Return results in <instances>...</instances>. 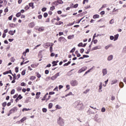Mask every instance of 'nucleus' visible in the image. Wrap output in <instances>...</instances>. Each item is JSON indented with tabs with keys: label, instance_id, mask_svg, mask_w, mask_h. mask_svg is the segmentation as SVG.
Here are the masks:
<instances>
[{
	"label": "nucleus",
	"instance_id": "f8f14e48",
	"mask_svg": "<svg viewBox=\"0 0 126 126\" xmlns=\"http://www.w3.org/2000/svg\"><path fill=\"white\" fill-rule=\"evenodd\" d=\"M29 6L30 7H32V9L35 8V6H34V3L33 2H31L29 4Z\"/></svg>",
	"mask_w": 126,
	"mask_h": 126
},
{
	"label": "nucleus",
	"instance_id": "ea45409f",
	"mask_svg": "<svg viewBox=\"0 0 126 126\" xmlns=\"http://www.w3.org/2000/svg\"><path fill=\"white\" fill-rule=\"evenodd\" d=\"M75 51V47H74L73 49L70 50V53H74Z\"/></svg>",
	"mask_w": 126,
	"mask_h": 126
},
{
	"label": "nucleus",
	"instance_id": "a211bd4d",
	"mask_svg": "<svg viewBox=\"0 0 126 126\" xmlns=\"http://www.w3.org/2000/svg\"><path fill=\"white\" fill-rule=\"evenodd\" d=\"M74 38V35H70L67 36V39L70 40L71 39H73Z\"/></svg>",
	"mask_w": 126,
	"mask_h": 126
},
{
	"label": "nucleus",
	"instance_id": "6ab92c4d",
	"mask_svg": "<svg viewBox=\"0 0 126 126\" xmlns=\"http://www.w3.org/2000/svg\"><path fill=\"white\" fill-rule=\"evenodd\" d=\"M113 55H110V56H109L107 58V60L109 61H112V60H113Z\"/></svg>",
	"mask_w": 126,
	"mask_h": 126
},
{
	"label": "nucleus",
	"instance_id": "58836bf2",
	"mask_svg": "<svg viewBox=\"0 0 126 126\" xmlns=\"http://www.w3.org/2000/svg\"><path fill=\"white\" fill-rule=\"evenodd\" d=\"M117 83H118V80H114L112 81V84H115Z\"/></svg>",
	"mask_w": 126,
	"mask_h": 126
},
{
	"label": "nucleus",
	"instance_id": "f704fd0d",
	"mask_svg": "<svg viewBox=\"0 0 126 126\" xmlns=\"http://www.w3.org/2000/svg\"><path fill=\"white\" fill-rule=\"evenodd\" d=\"M8 33L10 34V35H14V33L13 32V31H10L9 32H8Z\"/></svg>",
	"mask_w": 126,
	"mask_h": 126
},
{
	"label": "nucleus",
	"instance_id": "20e7f679",
	"mask_svg": "<svg viewBox=\"0 0 126 126\" xmlns=\"http://www.w3.org/2000/svg\"><path fill=\"white\" fill-rule=\"evenodd\" d=\"M87 69V66H84L82 67L79 71H78V73H81V72H83V71H85Z\"/></svg>",
	"mask_w": 126,
	"mask_h": 126
},
{
	"label": "nucleus",
	"instance_id": "680f3d73",
	"mask_svg": "<svg viewBox=\"0 0 126 126\" xmlns=\"http://www.w3.org/2000/svg\"><path fill=\"white\" fill-rule=\"evenodd\" d=\"M42 11L44 12V11H46V10H47V8L44 7L42 8L41 9Z\"/></svg>",
	"mask_w": 126,
	"mask_h": 126
},
{
	"label": "nucleus",
	"instance_id": "72a5a7b5",
	"mask_svg": "<svg viewBox=\"0 0 126 126\" xmlns=\"http://www.w3.org/2000/svg\"><path fill=\"white\" fill-rule=\"evenodd\" d=\"M119 86L120 87H121V88H123V87H124V83L123 82H120L119 84Z\"/></svg>",
	"mask_w": 126,
	"mask_h": 126
},
{
	"label": "nucleus",
	"instance_id": "13d9d810",
	"mask_svg": "<svg viewBox=\"0 0 126 126\" xmlns=\"http://www.w3.org/2000/svg\"><path fill=\"white\" fill-rule=\"evenodd\" d=\"M2 107H5V106H6V102H3L2 104Z\"/></svg>",
	"mask_w": 126,
	"mask_h": 126
},
{
	"label": "nucleus",
	"instance_id": "1a4fd4ad",
	"mask_svg": "<svg viewBox=\"0 0 126 126\" xmlns=\"http://www.w3.org/2000/svg\"><path fill=\"white\" fill-rule=\"evenodd\" d=\"M59 76V73H57L51 78V80H55Z\"/></svg>",
	"mask_w": 126,
	"mask_h": 126
},
{
	"label": "nucleus",
	"instance_id": "2eb2a0df",
	"mask_svg": "<svg viewBox=\"0 0 126 126\" xmlns=\"http://www.w3.org/2000/svg\"><path fill=\"white\" fill-rule=\"evenodd\" d=\"M49 95V94L46 93V94L43 96V97L41 99L42 101H45V100H47V96Z\"/></svg>",
	"mask_w": 126,
	"mask_h": 126
},
{
	"label": "nucleus",
	"instance_id": "6e6d98bb",
	"mask_svg": "<svg viewBox=\"0 0 126 126\" xmlns=\"http://www.w3.org/2000/svg\"><path fill=\"white\" fill-rule=\"evenodd\" d=\"M89 0H84L83 1V4H85L86 2H88Z\"/></svg>",
	"mask_w": 126,
	"mask_h": 126
},
{
	"label": "nucleus",
	"instance_id": "2f4dec72",
	"mask_svg": "<svg viewBox=\"0 0 126 126\" xmlns=\"http://www.w3.org/2000/svg\"><path fill=\"white\" fill-rule=\"evenodd\" d=\"M63 39H64V37H63V36H61V37L59 38L58 41H59V42H62V40H63Z\"/></svg>",
	"mask_w": 126,
	"mask_h": 126
},
{
	"label": "nucleus",
	"instance_id": "de8ad7c7",
	"mask_svg": "<svg viewBox=\"0 0 126 126\" xmlns=\"http://www.w3.org/2000/svg\"><path fill=\"white\" fill-rule=\"evenodd\" d=\"M92 69H90L89 70H88V71H87L84 74V75H85L86 74H87V73H89V72H90V71H91Z\"/></svg>",
	"mask_w": 126,
	"mask_h": 126
},
{
	"label": "nucleus",
	"instance_id": "c85d7f7f",
	"mask_svg": "<svg viewBox=\"0 0 126 126\" xmlns=\"http://www.w3.org/2000/svg\"><path fill=\"white\" fill-rule=\"evenodd\" d=\"M56 109H57V110H60V109H62V107H61V106L59 105H57L55 106Z\"/></svg>",
	"mask_w": 126,
	"mask_h": 126
},
{
	"label": "nucleus",
	"instance_id": "dca6fc26",
	"mask_svg": "<svg viewBox=\"0 0 126 126\" xmlns=\"http://www.w3.org/2000/svg\"><path fill=\"white\" fill-rule=\"evenodd\" d=\"M58 62H59V61H53L52 64H53V65H52V66H56V65H58Z\"/></svg>",
	"mask_w": 126,
	"mask_h": 126
},
{
	"label": "nucleus",
	"instance_id": "3c124183",
	"mask_svg": "<svg viewBox=\"0 0 126 126\" xmlns=\"http://www.w3.org/2000/svg\"><path fill=\"white\" fill-rule=\"evenodd\" d=\"M12 17H13V15H11L10 16H9V17H8V20H12Z\"/></svg>",
	"mask_w": 126,
	"mask_h": 126
},
{
	"label": "nucleus",
	"instance_id": "c756f323",
	"mask_svg": "<svg viewBox=\"0 0 126 126\" xmlns=\"http://www.w3.org/2000/svg\"><path fill=\"white\" fill-rule=\"evenodd\" d=\"M10 61L11 63H14L15 62V59H14V57H12L10 59Z\"/></svg>",
	"mask_w": 126,
	"mask_h": 126
},
{
	"label": "nucleus",
	"instance_id": "5fc2aeb1",
	"mask_svg": "<svg viewBox=\"0 0 126 126\" xmlns=\"http://www.w3.org/2000/svg\"><path fill=\"white\" fill-rule=\"evenodd\" d=\"M54 91H59V87H56L54 89Z\"/></svg>",
	"mask_w": 126,
	"mask_h": 126
},
{
	"label": "nucleus",
	"instance_id": "79ce46f5",
	"mask_svg": "<svg viewBox=\"0 0 126 126\" xmlns=\"http://www.w3.org/2000/svg\"><path fill=\"white\" fill-rule=\"evenodd\" d=\"M24 111H30V109L28 108H23L22 109V112H24Z\"/></svg>",
	"mask_w": 126,
	"mask_h": 126
},
{
	"label": "nucleus",
	"instance_id": "4d7b16f0",
	"mask_svg": "<svg viewBox=\"0 0 126 126\" xmlns=\"http://www.w3.org/2000/svg\"><path fill=\"white\" fill-rule=\"evenodd\" d=\"M84 52V49H83V48H81V49H80V53H81V54H83V52Z\"/></svg>",
	"mask_w": 126,
	"mask_h": 126
},
{
	"label": "nucleus",
	"instance_id": "8fccbe9b",
	"mask_svg": "<svg viewBox=\"0 0 126 126\" xmlns=\"http://www.w3.org/2000/svg\"><path fill=\"white\" fill-rule=\"evenodd\" d=\"M43 16L45 18L48 17V13H44L43 14Z\"/></svg>",
	"mask_w": 126,
	"mask_h": 126
},
{
	"label": "nucleus",
	"instance_id": "4be33fe9",
	"mask_svg": "<svg viewBox=\"0 0 126 126\" xmlns=\"http://www.w3.org/2000/svg\"><path fill=\"white\" fill-rule=\"evenodd\" d=\"M17 91H18V92L21 91V90H22V87H18L16 88Z\"/></svg>",
	"mask_w": 126,
	"mask_h": 126
},
{
	"label": "nucleus",
	"instance_id": "cd10ccee",
	"mask_svg": "<svg viewBox=\"0 0 126 126\" xmlns=\"http://www.w3.org/2000/svg\"><path fill=\"white\" fill-rule=\"evenodd\" d=\"M70 63H71V62L68 61L67 62V63H66L63 64V66H67V65H68L69 64H70Z\"/></svg>",
	"mask_w": 126,
	"mask_h": 126
},
{
	"label": "nucleus",
	"instance_id": "864d4df0",
	"mask_svg": "<svg viewBox=\"0 0 126 126\" xmlns=\"http://www.w3.org/2000/svg\"><path fill=\"white\" fill-rule=\"evenodd\" d=\"M106 111V109L105 108V107H103L102 109H101V112H102L103 113H104V112Z\"/></svg>",
	"mask_w": 126,
	"mask_h": 126
},
{
	"label": "nucleus",
	"instance_id": "bf43d9fd",
	"mask_svg": "<svg viewBox=\"0 0 126 126\" xmlns=\"http://www.w3.org/2000/svg\"><path fill=\"white\" fill-rule=\"evenodd\" d=\"M21 86H26V85L25 84V83L22 82L21 83Z\"/></svg>",
	"mask_w": 126,
	"mask_h": 126
},
{
	"label": "nucleus",
	"instance_id": "49530a36",
	"mask_svg": "<svg viewBox=\"0 0 126 126\" xmlns=\"http://www.w3.org/2000/svg\"><path fill=\"white\" fill-rule=\"evenodd\" d=\"M83 43L82 42H81L78 44V46L79 47H83Z\"/></svg>",
	"mask_w": 126,
	"mask_h": 126
},
{
	"label": "nucleus",
	"instance_id": "6e6552de",
	"mask_svg": "<svg viewBox=\"0 0 126 126\" xmlns=\"http://www.w3.org/2000/svg\"><path fill=\"white\" fill-rule=\"evenodd\" d=\"M34 27H35V23H34V22H31L29 24V27H30V28H33Z\"/></svg>",
	"mask_w": 126,
	"mask_h": 126
},
{
	"label": "nucleus",
	"instance_id": "f03ea898",
	"mask_svg": "<svg viewBox=\"0 0 126 126\" xmlns=\"http://www.w3.org/2000/svg\"><path fill=\"white\" fill-rule=\"evenodd\" d=\"M57 123L59 126H64V120L62 117H59L57 121Z\"/></svg>",
	"mask_w": 126,
	"mask_h": 126
},
{
	"label": "nucleus",
	"instance_id": "774afa93",
	"mask_svg": "<svg viewBox=\"0 0 126 126\" xmlns=\"http://www.w3.org/2000/svg\"><path fill=\"white\" fill-rule=\"evenodd\" d=\"M19 70H18V67H16L15 68V72H16V73H17V72H18Z\"/></svg>",
	"mask_w": 126,
	"mask_h": 126
},
{
	"label": "nucleus",
	"instance_id": "a878e982",
	"mask_svg": "<svg viewBox=\"0 0 126 126\" xmlns=\"http://www.w3.org/2000/svg\"><path fill=\"white\" fill-rule=\"evenodd\" d=\"M16 17H20L21 16V12H19L16 14Z\"/></svg>",
	"mask_w": 126,
	"mask_h": 126
},
{
	"label": "nucleus",
	"instance_id": "09e8293b",
	"mask_svg": "<svg viewBox=\"0 0 126 126\" xmlns=\"http://www.w3.org/2000/svg\"><path fill=\"white\" fill-rule=\"evenodd\" d=\"M89 92V89H87L84 92V94H87Z\"/></svg>",
	"mask_w": 126,
	"mask_h": 126
},
{
	"label": "nucleus",
	"instance_id": "a18cd8bd",
	"mask_svg": "<svg viewBox=\"0 0 126 126\" xmlns=\"http://www.w3.org/2000/svg\"><path fill=\"white\" fill-rule=\"evenodd\" d=\"M66 88H67V90H69V89H70V86L69 85H67L66 86Z\"/></svg>",
	"mask_w": 126,
	"mask_h": 126
},
{
	"label": "nucleus",
	"instance_id": "39448f33",
	"mask_svg": "<svg viewBox=\"0 0 126 126\" xmlns=\"http://www.w3.org/2000/svg\"><path fill=\"white\" fill-rule=\"evenodd\" d=\"M17 111V107H13L12 109H11L10 110V114H12L13 113H14L15 112Z\"/></svg>",
	"mask_w": 126,
	"mask_h": 126
},
{
	"label": "nucleus",
	"instance_id": "0eeeda50",
	"mask_svg": "<svg viewBox=\"0 0 126 126\" xmlns=\"http://www.w3.org/2000/svg\"><path fill=\"white\" fill-rule=\"evenodd\" d=\"M22 98H23V97L21 96V94H19L18 96V97L16 98V99H15L16 102L17 103V102H18V101H19V100H21V99H22Z\"/></svg>",
	"mask_w": 126,
	"mask_h": 126
},
{
	"label": "nucleus",
	"instance_id": "412c9836",
	"mask_svg": "<svg viewBox=\"0 0 126 126\" xmlns=\"http://www.w3.org/2000/svg\"><path fill=\"white\" fill-rule=\"evenodd\" d=\"M100 17V16L98 14H95L93 16L94 19H96V18H99Z\"/></svg>",
	"mask_w": 126,
	"mask_h": 126
},
{
	"label": "nucleus",
	"instance_id": "a19ab883",
	"mask_svg": "<svg viewBox=\"0 0 126 126\" xmlns=\"http://www.w3.org/2000/svg\"><path fill=\"white\" fill-rule=\"evenodd\" d=\"M14 93H15V90L14 89L12 90V91H11L10 94L12 95L13 94H14Z\"/></svg>",
	"mask_w": 126,
	"mask_h": 126
},
{
	"label": "nucleus",
	"instance_id": "aec40b11",
	"mask_svg": "<svg viewBox=\"0 0 126 126\" xmlns=\"http://www.w3.org/2000/svg\"><path fill=\"white\" fill-rule=\"evenodd\" d=\"M63 24V22L62 21H59V22L55 23L56 25H62Z\"/></svg>",
	"mask_w": 126,
	"mask_h": 126
},
{
	"label": "nucleus",
	"instance_id": "603ef678",
	"mask_svg": "<svg viewBox=\"0 0 126 126\" xmlns=\"http://www.w3.org/2000/svg\"><path fill=\"white\" fill-rule=\"evenodd\" d=\"M57 2H58L59 3H60V4L62 3H63V2L62 0H59Z\"/></svg>",
	"mask_w": 126,
	"mask_h": 126
},
{
	"label": "nucleus",
	"instance_id": "c9c22d12",
	"mask_svg": "<svg viewBox=\"0 0 126 126\" xmlns=\"http://www.w3.org/2000/svg\"><path fill=\"white\" fill-rule=\"evenodd\" d=\"M71 95H73L72 94V92H69L68 94H67L66 95H65V97H67V96H70Z\"/></svg>",
	"mask_w": 126,
	"mask_h": 126
},
{
	"label": "nucleus",
	"instance_id": "c03bdc74",
	"mask_svg": "<svg viewBox=\"0 0 126 126\" xmlns=\"http://www.w3.org/2000/svg\"><path fill=\"white\" fill-rule=\"evenodd\" d=\"M4 12L6 13V12H8V7H7L4 10Z\"/></svg>",
	"mask_w": 126,
	"mask_h": 126
},
{
	"label": "nucleus",
	"instance_id": "423d86ee",
	"mask_svg": "<svg viewBox=\"0 0 126 126\" xmlns=\"http://www.w3.org/2000/svg\"><path fill=\"white\" fill-rule=\"evenodd\" d=\"M101 46H100V45H98L97 46H95L92 49V51H95L96 50H100V49H101Z\"/></svg>",
	"mask_w": 126,
	"mask_h": 126
},
{
	"label": "nucleus",
	"instance_id": "f257e3e1",
	"mask_svg": "<svg viewBox=\"0 0 126 126\" xmlns=\"http://www.w3.org/2000/svg\"><path fill=\"white\" fill-rule=\"evenodd\" d=\"M73 107L74 108L78 109V110H82V108H83V103L80 100H77L74 103Z\"/></svg>",
	"mask_w": 126,
	"mask_h": 126
},
{
	"label": "nucleus",
	"instance_id": "b1692460",
	"mask_svg": "<svg viewBox=\"0 0 126 126\" xmlns=\"http://www.w3.org/2000/svg\"><path fill=\"white\" fill-rule=\"evenodd\" d=\"M30 79V80L33 81V80L36 79V77L34 76H31Z\"/></svg>",
	"mask_w": 126,
	"mask_h": 126
},
{
	"label": "nucleus",
	"instance_id": "4c0bfd02",
	"mask_svg": "<svg viewBox=\"0 0 126 126\" xmlns=\"http://www.w3.org/2000/svg\"><path fill=\"white\" fill-rule=\"evenodd\" d=\"M82 19H83V18H81L80 20H77L76 21L75 23L78 24L79 23H80V21H81V20H82Z\"/></svg>",
	"mask_w": 126,
	"mask_h": 126
},
{
	"label": "nucleus",
	"instance_id": "9d476101",
	"mask_svg": "<svg viewBox=\"0 0 126 126\" xmlns=\"http://www.w3.org/2000/svg\"><path fill=\"white\" fill-rule=\"evenodd\" d=\"M56 2H57V1H55V2H53V3H52L51 5H52V6H51L50 7V10L53 11L55 9V6H53V5H54V4H56Z\"/></svg>",
	"mask_w": 126,
	"mask_h": 126
},
{
	"label": "nucleus",
	"instance_id": "7c9ffc66",
	"mask_svg": "<svg viewBox=\"0 0 126 126\" xmlns=\"http://www.w3.org/2000/svg\"><path fill=\"white\" fill-rule=\"evenodd\" d=\"M49 109H52L53 108V104L52 103H50L48 105Z\"/></svg>",
	"mask_w": 126,
	"mask_h": 126
},
{
	"label": "nucleus",
	"instance_id": "473e14b6",
	"mask_svg": "<svg viewBox=\"0 0 126 126\" xmlns=\"http://www.w3.org/2000/svg\"><path fill=\"white\" fill-rule=\"evenodd\" d=\"M110 47H112V44H109L106 46H105V50H108L110 48Z\"/></svg>",
	"mask_w": 126,
	"mask_h": 126
},
{
	"label": "nucleus",
	"instance_id": "393cba45",
	"mask_svg": "<svg viewBox=\"0 0 126 126\" xmlns=\"http://www.w3.org/2000/svg\"><path fill=\"white\" fill-rule=\"evenodd\" d=\"M102 87H103V85L101 84L99 85V89L98 90L99 92H102V90H101V89H102Z\"/></svg>",
	"mask_w": 126,
	"mask_h": 126
},
{
	"label": "nucleus",
	"instance_id": "e433bc0d",
	"mask_svg": "<svg viewBox=\"0 0 126 126\" xmlns=\"http://www.w3.org/2000/svg\"><path fill=\"white\" fill-rule=\"evenodd\" d=\"M26 73V70H23L21 72L22 75H24Z\"/></svg>",
	"mask_w": 126,
	"mask_h": 126
},
{
	"label": "nucleus",
	"instance_id": "0e129e2a",
	"mask_svg": "<svg viewBox=\"0 0 126 126\" xmlns=\"http://www.w3.org/2000/svg\"><path fill=\"white\" fill-rule=\"evenodd\" d=\"M115 96L112 95V96H111V100H112V101L115 100Z\"/></svg>",
	"mask_w": 126,
	"mask_h": 126
},
{
	"label": "nucleus",
	"instance_id": "bb28decb",
	"mask_svg": "<svg viewBox=\"0 0 126 126\" xmlns=\"http://www.w3.org/2000/svg\"><path fill=\"white\" fill-rule=\"evenodd\" d=\"M118 38H119V34H117L114 36V41L118 40Z\"/></svg>",
	"mask_w": 126,
	"mask_h": 126
},
{
	"label": "nucleus",
	"instance_id": "f3484780",
	"mask_svg": "<svg viewBox=\"0 0 126 126\" xmlns=\"http://www.w3.org/2000/svg\"><path fill=\"white\" fill-rule=\"evenodd\" d=\"M38 65H39V63H35V64H32L31 65V66L33 68H35V67H37V66H38Z\"/></svg>",
	"mask_w": 126,
	"mask_h": 126
},
{
	"label": "nucleus",
	"instance_id": "7ed1b4c3",
	"mask_svg": "<svg viewBox=\"0 0 126 126\" xmlns=\"http://www.w3.org/2000/svg\"><path fill=\"white\" fill-rule=\"evenodd\" d=\"M70 84L71 85V86H77V85H78V82H77V81L76 80H72L70 82Z\"/></svg>",
	"mask_w": 126,
	"mask_h": 126
},
{
	"label": "nucleus",
	"instance_id": "69168bd1",
	"mask_svg": "<svg viewBox=\"0 0 126 126\" xmlns=\"http://www.w3.org/2000/svg\"><path fill=\"white\" fill-rule=\"evenodd\" d=\"M49 71H48V70H45V74H49Z\"/></svg>",
	"mask_w": 126,
	"mask_h": 126
},
{
	"label": "nucleus",
	"instance_id": "5701e85b",
	"mask_svg": "<svg viewBox=\"0 0 126 126\" xmlns=\"http://www.w3.org/2000/svg\"><path fill=\"white\" fill-rule=\"evenodd\" d=\"M35 74H36V76L38 78H40L41 77V74H39V72H36Z\"/></svg>",
	"mask_w": 126,
	"mask_h": 126
},
{
	"label": "nucleus",
	"instance_id": "4468645a",
	"mask_svg": "<svg viewBox=\"0 0 126 126\" xmlns=\"http://www.w3.org/2000/svg\"><path fill=\"white\" fill-rule=\"evenodd\" d=\"M39 32H43L45 30V28L43 27H40L38 29H37Z\"/></svg>",
	"mask_w": 126,
	"mask_h": 126
},
{
	"label": "nucleus",
	"instance_id": "ddd939ff",
	"mask_svg": "<svg viewBox=\"0 0 126 126\" xmlns=\"http://www.w3.org/2000/svg\"><path fill=\"white\" fill-rule=\"evenodd\" d=\"M108 71H107V69H102V73H103V76L106 75L107 74Z\"/></svg>",
	"mask_w": 126,
	"mask_h": 126
},
{
	"label": "nucleus",
	"instance_id": "338daca9",
	"mask_svg": "<svg viewBox=\"0 0 126 126\" xmlns=\"http://www.w3.org/2000/svg\"><path fill=\"white\" fill-rule=\"evenodd\" d=\"M42 15H39L38 16V19H42Z\"/></svg>",
	"mask_w": 126,
	"mask_h": 126
},
{
	"label": "nucleus",
	"instance_id": "052dcab7",
	"mask_svg": "<svg viewBox=\"0 0 126 126\" xmlns=\"http://www.w3.org/2000/svg\"><path fill=\"white\" fill-rule=\"evenodd\" d=\"M25 9H26V10H28V9H29V6H28V5H26L25 7Z\"/></svg>",
	"mask_w": 126,
	"mask_h": 126
},
{
	"label": "nucleus",
	"instance_id": "37998d69",
	"mask_svg": "<svg viewBox=\"0 0 126 126\" xmlns=\"http://www.w3.org/2000/svg\"><path fill=\"white\" fill-rule=\"evenodd\" d=\"M42 112L43 113H47V109L45 108H42Z\"/></svg>",
	"mask_w": 126,
	"mask_h": 126
},
{
	"label": "nucleus",
	"instance_id": "e2e57ef3",
	"mask_svg": "<svg viewBox=\"0 0 126 126\" xmlns=\"http://www.w3.org/2000/svg\"><path fill=\"white\" fill-rule=\"evenodd\" d=\"M49 94L50 95H54V94H55V92H49Z\"/></svg>",
	"mask_w": 126,
	"mask_h": 126
},
{
	"label": "nucleus",
	"instance_id": "9b49d317",
	"mask_svg": "<svg viewBox=\"0 0 126 126\" xmlns=\"http://www.w3.org/2000/svg\"><path fill=\"white\" fill-rule=\"evenodd\" d=\"M27 120V118L26 117H24L22 119L20 120V124H22L25 121H26Z\"/></svg>",
	"mask_w": 126,
	"mask_h": 126
}]
</instances>
